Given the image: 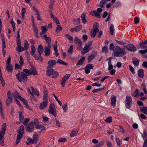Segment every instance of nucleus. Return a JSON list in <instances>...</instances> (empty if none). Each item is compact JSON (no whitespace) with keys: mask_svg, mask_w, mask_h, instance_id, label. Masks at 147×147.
I'll use <instances>...</instances> for the list:
<instances>
[{"mask_svg":"<svg viewBox=\"0 0 147 147\" xmlns=\"http://www.w3.org/2000/svg\"><path fill=\"white\" fill-rule=\"evenodd\" d=\"M21 74V77L20 73H19L16 75V77L20 82H21L22 81L24 83H26L28 80L27 75L23 72H22Z\"/></svg>","mask_w":147,"mask_h":147,"instance_id":"f257e3e1","label":"nucleus"},{"mask_svg":"<svg viewBox=\"0 0 147 147\" xmlns=\"http://www.w3.org/2000/svg\"><path fill=\"white\" fill-rule=\"evenodd\" d=\"M46 73L47 76L52 75L51 77L53 79L56 78L59 75L58 72L55 71L54 69L47 70Z\"/></svg>","mask_w":147,"mask_h":147,"instance_id":"f03ea898","label":"nucleus"},{"mask_svg":"<svg viewBox=\"0 0 147 147\" xmlns=\"http://www.w3.org/2000/svg\"><path fill=\"white\" fill-rule=\"evenodd\" d=\"M132 100L131 97L129 96H126L125 100V104L126 108L129 109L132 104Z\"/></svg>","mask_w":147,"mask_h":147,"instance_id":"7ed1b4c3","label":"nucleus"},{"mask_svg":"<svg viewBox=\"0 0 147 147\" xmlns=\"http://www.w3.org/2000/svg\"><path fill=\"white\" fill-rule=\"evenodd\" d=\"M48 112L50 114L53 115L55 117L57 115L56 109L53 103H51L48 110Z\"/></svg>","mask_w":147,"mask_h":147,"instance_id":"20e7f679","label":"nucleus"},{"mask_svg":"<svg viewBox=\"0 0 147 147\" xmlns=\"http://www.w3.org/2000/svg\"><path fill=\"white\" fill-rule=\"evenodd\" d=\"M25 129L26 131L30 133L33 131L34 129V126L32 121L30 122L27 125L25 126Z\"/></svg>","mask_w":147,"mask_h":147,"instance_id":"39448f33","label":"nucleus"},{"mask_svg":"<svg viewBox=\"0 0 147 147\" xmlns=\"http://www.w3.org/2000/svg\"><path fill=\"white\" fill-rule=\"evenodd\" d=\"M125 47L128 51L133 52H134L137 50L136 47L134 46L133 44H131L125 46Z\"/></svg>","mask_w":147,"mask_h":147,"instance_id":"423d86ee","label":"nucleus"},{"mask_svg":"<svg viewBox=\"0 0 147 147\" xmlns=\"http://www.w3.org/2000/svg\"><path fill=\"white\" fill-rule=\"evenodd\" d=\"M126 53L124 51H118L114 52L112 55L114 57H122Z\"/></svg>","mask_w":147,"mask_h":147,"instance_id":"0eeeda50","label":"nucleus"},{"mask_svg":"<svg viewBox=\"0 0 147 147\" xmlns=\"http://www.w3.org/2000/svg\"><path fill=\"white\" fill-rule=\"evenodd\" d=\"M18 93V98H19L21 101L23 102L27 108L29 110H31V109L29 107L27 100L24 98H22Z\"/></svg>","mask_w":147,"mask_h":147,"instance_id":"6e6552de","label":"nucleus"},{"mask_svg":"<svg viewBox=\"0 0 147 147\" xmlns=\"http://www.w3.org/2000/svg\"><path fill=\"white\" fill-rule=\"evenodd\" d=\"M97 55L96 51H92L90 55L88 57V63H90L91 61Z\"/></svg>","mask_w":147,"mask_h":147,"instance_id":"1a4fd4ad","label":"nucleus"},{"mask_svg":"<svg viewBox=\"0 0 147 147\" xmlns=\"http://www.w3.org/2000/svg\"><path fill=\"white\" fill-rule=\"evenodd\" d=\"M70 76V74H66L63 77L61 83L62 87L65 86L66 80L69 78Z\"/></svg>","mask_w":147,"mask_h":147,"instance_id":"9d476101","label":"nucleus"},{"mask_svg":"<svg viewBox=\"0 0 147 147\" xmlns=\"http://www.w3.org/2000/svg\"><path fill=\"white\" fill-rule=\"evenodd\" d=\"M57 63L56 61L55 60H49L48 62V63L49 66L47 67V70L53 69L51 68V67H53V65H55Z\"/></svg>","mask_w":147,"mask_h":147,"instance_id":"9b49d317","label":"nucleus"},{"mask_svg":"<svg viewBox=\"0 0 147 147\" xmlns=\"http://www.w3.org/2000/svg\"><path fill=\"white\" fill-rule=\"evenodd\" d=\"M51 48V45H48L47 46L45 47L44 53L46 56L48 57L50 55Z\"/></svg>","mask_w":147,"mask_h":147,"instance_id":"f8f14e48","label":"nucleus"},{"mask_svg":"<svg viewBox=\"0 0 147 147\" xmlns=\"http://www.w3.org/2000/svg\"><path fill=\"white\" fill-rule=\"evenodd\" d=\"M110 49L111 50H112L113 51H119V50H122V49L121 48L118 46H114V44L113 43H111L109 47Z\"/></svg>","mask_w":147,"mask_h":147,"instance_id":"ddd939ff","label":"nucleus"},{"mask_svg":"<svg viewBox=\"0 0 147 147\" xmlns=\"http://www.w3.org/2000/svg\"><path fill=\"white\" fill-rule=\"evenodd\" d=\"M92 48L90 47H88L87 45H85V47L82 49L81 53L82 55H84L86 53H87L90 51L91 50Z\"/></svg>","mask_w":147,"mask_h":147,"instance_id":"4468645a","label":"nucleus"},{"mask_svg":"<svg viewBox=\"0 0 147 147\" xmlns=\"http://www.w3.org/2000/svg\"><path fill=\"white\" fill-rule=\"evenodd\" d=\"M48 100H43V101L40 105L39 108L40 109H43L46 107L48 104Z\"/></svg>","mask_w":147,"mask_h":147,"instance_id":"2eb2a0df","label":"nucleus"},{"mask_svg":"<svg viewBox=\"0 0 147 147\" xmlns=\"http://www.w3.org/2000/svg\"><path fill=\"white\" fill-rule=\"evenodd\" d=\"M32 139L34 144H36L39 140V137L37 132L34 133Z\"/></svg>","mask_w":147,"mask_h":147,"instance_id":"dca6fc26","label":"nucleus"},{"mask_svg":"<svg viewBox=\"0 0 147 147\" xmlns=\"http://www.w3.org/2000/svg\"><path fill=\"white\" fill-rule=\"evenodd\" d=\"M82 25H79L78 26H75L74 28H71L70 31L72 32H74V30L76 32H78L82 29Z\"/></svg>","mask_w":147,"mask_h":147,"instance_id":"f3484780","label":"nucleus"},{"mask_svg":"<svg viewBox=\"0 0 147 147\" xmlns=\"http://www.w3.org/2000/svg\"><path fill=\"white\" fill-rule=\"evenodd\" d=\"M24 131V126L23 125H21L20 129L17 131V133L20 135H22Z\"/></svg>","mask_w":147,"mask_h":147,"instance_id":"a211bd4d","label":"nucleus"},{"mask_svg":"<svg viewBox=\"0 0 147 147\" xmlns=\"http://www.w3.org/2000/svg\"><path fill=\"white\" fill-rule=\"evenodd\" d=\"M33 31L36 35V37L37 38H39L38 36V30L37 26L36 25L32 26Z\"/></svg>","mask_w":147,"mask_h":147,"instance_id":"6ab92c4d","label":"nucleus"},{"mask_svg":"<svg viewBox=\"0 0 147 147\" xmlns=\"http://www.w3.org/2000/svg\"><path fill=\"white\" fill-rule=\"evenodd\" d=\"M13 97H7V98L5 100V103L7 106L10 105L13 102Z\"/></svg>","mask_w":147,"mask_h":147,"instance_id":"aec40b11","label":"nucleus"},{"mask_svg":"<svg viewBox=\"0 0 147 147\" xmlns=\"http://www.w3.org/2000/svg\"><path fill=\"white\" fill-rule=\"evenodd\" d=\"M116 101V98L115 95H112L111 97V103L112 106H115Z\"/></svg>","mask_w":147,"mask_h":147,"instance_id":"412c9836","label":"nucleus"},{"mask_svg":"<svg viewBox=\"0 0 147 147\" xmlns=\"http://www.w3.org/2000/svg\"><path fill=\"white\" fill-rule=\"evenodd\" d=\"M37 52L39 53V55L40 56L43 51L44 49L43 47L41 45H40L38 46L37 49Z\"/></svg>","mask_w":147,"mask_h":147,"instance_id":"4be33fe9","label":"nucleus"},{"mask_svg":"<svg viewBox=\"0 0 147 147\" xmlns=\"http://www.w3.org/2000/svg\"><path fill=\"white\" fill-rule=\"evenodd\" d=\"M31 54L35 59L36 60H39L41 62L42 61L43 59L41 56V57H40V55H39V56H38L35 53L34 54Z\"/></svg>","mask_w":147,"mask_h":147,"instance_id":"5701e85b","label":"nucleus"},{"mask_svg":"<svg viewBox=\"0 0 147 147\" xmlns=\"http://www.w3.org/2000/svg\"><path fill=\"white\" fill-rule=\"evenodd\" d=\"M81 20L83 24H85L87 22L86 19V13L84 12L81 15Z\"/></svg>","mask_w":147,"mask_h":147,"instance_id":"b1692460","label":"nucleus"},{"mask_svg":"<svg viewBox=\"0 0 147 147\" xmlns=\"http://www.w3.org/2000/svg\"><path fill=\"white\" fill-rule=\"evenodd\" d=\"M74 42L76 44H79L80 48L82 47V41L79 39L77 36L75 37Z\"/></svg>","mask_w":147,"mask_h":147,"instance_id":"393cba45","label":"nucleus"},{"mask_svg":"<svg viewBox=\"0 0 147 147\" xmlns=\"http://www.w3.org/2000/svg\"><path fill=\"white\" fill-rule=\"evenodd\" d=\"M30 74L33 75H35L37 74V72L34 67L33 66H31V68L30 69Z\"/></svg>","mask_w":147,"mask_h":147,"instance_id":"a878e982","label":"nucleus"},{"mask_svg":"<svg viewBox=\"0 0 147 147\" xmlns=\"http://www.w3.org/2000/svg\"><path fill=\"white\" fill-rule=\"evenodd\" d=\"M35 128L37 129H40L41 131H45L46 129L44 126L41 124H37L35 126Z\"/></svg>","mask_w":147,"mask_h":147,"instance_id":"bb28decb","label":"nucleus"},{"mask_svg":"<svg viewBox=\"0 0 147 147\" xmlns=\"http://www.w3.org/2000/svg\"><path fill=\"white\" fill-rule=\"evenodd\" d=\"M138 75L139 77L143 78L144 76V70L143 69H140L138 71Z\"/></svg>","mask_w":147,"mask_h":147,"instance_id":"cd10ccee","label":"nucleus"},{"mask_svg":"<svg viewBox=\"0 0 147 147\" xmlns=\"http://www.w3.org/2000/svg\"><path fill=\"white\" fill-rule=\"evenodd\" d=\"M85 59V57H83L81 59H80L79 60L78 62L76 63V65H83L84 63Z\"/></svg>","mask_w":147,"mask_h":147,"instance_id":"c85d7f7f","label":"nucleus"},{"mask_svg":"<svg viewBox=\"0 0 147 147\" xmlns=\"http://www.w3.org/2000/svg\"><path fill=\"white\" fill-rule=\"evenodd\" d=\"M41 29L42 31L40 33V34L41 36L44 34L47 31L48 29L47 28H46L45 26H41Z\"/></svg>","mask_w":147,"mask_h":147,"instance_id":"c756f323","label":"nucleus"},{"mask_svg":"<svg viewBox=\"0 0 147 147\" xmlns=\"http://www.w3.org/2000/svg\"><path fill=\"white\" fill-rule=\"evenodd\" d=\"M140 60L138 59L135 58L133 59V63L135 66L138 65L139 63Z\"/></svg>","mask_w":147,"mask_h":147,"instance_id":"7c9ffc66","label":"nucleus"},{"mask_svg":"<svg viewBox=\"0 0 147 147\" xmlns=\"http://www.w3.org/2000/svg\"><path fill=\"white\" fill-rule=\"evenodd\" d=\"M142 41L140 42L139 45L142 49H147V46Z\"/></svg>","mask_w":147,"mask_h":147,"instance_id":"2f4dec72","label":"nucleus"},{"mask_svg":"<svg viewBox=\"0 0 147 147\" xmlns=\"http://www.w3.org/2000/svg\"><path fill=\"white\" fill-rule=\"evenodd\" d=\"M99 32V31L93 29V30L90 31L91 36L92 38H94L96 35V33Z\"/></svg>","mask_w":147,"mask_h":147,"instance_id":"473e14b6","label":"nucleus"},{"mask_svg":"<svg viewBox=\"0 0 147 147\" xmlns=\"http://www.w3.org/2000/svg\"><path fill=\"white\" fill-rule=\"evenodd\" d=\"M22 137V135H19V134L17 135L16 139V144H17L20 142Z\"/></svg>","mask_w":147,"mask_h":147,"instance_id":"72a5a7b5","label":"nucleus"},{"mask_svg":"<svg viewBox=\"0 0 147 147\" xmlns=\"http://www.w3.org/2000/svg\"><path fill=\"white\" fill-rule=\"evenodd\" d=\"M1 37L2 42V49H4V48H6L5 42L4 37L2 35H1Z\"/></svg>","mask_w":147,"mask_h":147,"instance_id":"f704fd0d","label":"nucleus"},{"mask_svg":"<svg viewBox=\"0 0 147 147\" xmlns=\"http://www.w3.org/2000/svg\"><path fill=\"white\" fill-rule=\"evenodd\" d=\"M13 66L11 64L7 65L6 69L8 72L11 71L13 70Z\"/></svg>","mask_w":147,"mask_h":147,"instance_id":"c9c22d12","label":"nucleus"},{"mask_svg":"<svg viewBox=\"0 0 147 147\" xmlns=\"http://www.w3.org/2000/svg\"><path fill=\"white\" fill-rule=\"evenodd\" d=\"M19 116L20 122L21 123L24 120V116L21 112H19Z\"/></svg>","mask_w":147,"mask_h":147,"instance_id":"e433bc0d","label":"nucleus"},{"mask_svg":"<svg viewBox=\"0 0 147 147\" xmlns=\"http://www.w3.org/2000/svg\"><path fill=\"white\" fill-rule=\"evenodd\" d=\"M73 21L74 22L75 25H78L80 24V19L78 18L77 19H75L73 20Z\"/></svg>","mask_w":147,"mask_h":147,"instance_id":"4c0bfd02","label":"nucleus"},{"mask_svg":"<svg viewBox=\"0 0 147 147\" xmlns=\"http://www.w3.org/2000/svg\"><path fill=\"white\" fill-rule=\"evenodd\" d=\"M140 111L143 113L147 115V107L145 106L141 108H140Z\"/></svg>","mask_w":147,"mask_h":147,"instance_id":"58836bf2","label":"nucleus"},{"mask_svg":"<svg viewBox=\"0 0 147 147\" xmlns=\"http://www.w3.org/2000/svg\"><path fill=\"white\" fill-rule=\"evenodd\" d=\"M107 3L105 0H102L100 2L99 5L98 6L101 8H103L104 5Z\"/></svg>","mask_w":147,"mask_h":147,"instance_id":"ea45409f","label":"nucleus"},{"mask_svg":"<svg viewBox=\"0 0 147 147\" xmlns=\"http://www.w3.org/2000/svg\"><path fill=\"white\" fill-rule=\"evenodd\" d=\"M114 26L113 24H111L110 26L109 29L110 33L111 35H113L114 34Z\"/></svg>","mask_w":147,"mask_h":147,"instance_id":"a19ab883","label":"nucleus"},{"mask_svg":"<svg viewBox=\"0 0 147 147\" xmlns=\"http://www.w3.org/2000/svg\"><path fill=\"white\" fill-rule=\"evenodd\" d=\"M133 95L134 97L136 98L139 97V90L138 89H136L135 90L133 93Z\"/></svg>","mask_w":147,"mask_h":147,"instance_id":"79ce46f5","label":"nucleus"},{"mask_svg":"<svg viewBox=\"0 0 147 147\" xmlns=\"http://www.w3.org/2000/svg\"><path fill=\"white\" fill-rule=\"evenodd\" d=\"M26 143L28 145L35 144L32 139L30 138H28V139L27 141L26 142Z\"/></svg>","mask_w":147,"mask_h":147,"instance_id":"37998d69","label":"nucleus"},{"mask_svg":"<svg viewBox=\"0 0 147 147\" xmlns=\"http://www.w3.org/2000/svg\"><path fill=\"white\" fill-rule=\"evenodd\" d=\"M57 62L58 63L64 65H67L68 64L67 63L62 61L60 59H58Z\"/></svg>","mask_w":147,"mask_h":147,"instance_id":"c03bdc74","label":"nucleus"},{"mask_svg":"<svg viewBox=\"0 0 147 147\" xmlns=\"http://www.w3.org/2000/svg\"><path fill=\"white\" fill-rule=\"evenodd\" d=\"M108 50L107 46L105 45L102 47V53L106 54L108 52Z\"/></svg>","mask_w":147,"mask_h":147,"instance_id":"a18cd8bd","label":"nucleus"},{"mask_svg":"<svg viewBox=\"0 0 147 147\" xmlns=\"http://www.w3.org/2000/svg\"><path fill=\"white\" fill-rule=\"evenodd\" d=\"M25 49V48L24 47H22L21 46L20 47H19L16 48V51L20 53L22 51H24Z\"/></svg>","mask_w":147,"mask_h":147,"instance_id":"49530a36","label":"nucleus"},{"mask_svg":"<svg viewBox=\"0 0 147 147\" xmlns=\"http://www.w3.org/2000/svg\"><path fill=\"white\" fill-rule=\"evenodd\" d=\"M98 26L99 24L96 22H95L93 25V29L99 31V30L98 28Z\"/></svg>","mask_w":147,"mask_h":147,"instance_id":"de8ad7c7","label":"nucleus"},{"mask_svg":"<svg viewBox=\"0 0 147 147\" xmlns=\"http://www.w3.org/2000/svg\"><path fill=\"white\" fill-rule=\"evenodd\" d=\"M141 87L142 88L143 91L144 92L147 94V92L145 84L144 83H142L141 86Z\"/></svg>","mask_w":147,"mask_h":147,"instance_id":"09e8293b","label":"nucleus"},{"mask_svg":"<svg viewBox=\"0 0 147 147\" xmlns=\"http://www.w3.org/2000/svg\"><path fill=\"white\" fill-rule=\"evenodd\" d=\"M19 63L20 64V67L24 65V60L22 55H21L20 56V61L19 62Z\"/></svg>","mask_w":147,"mask_h":147,"instance_id":"8fccbe9b","label":"nucleus"},{"mask_svg":"<svg viewBox=\"0 0 147 147\" xmlns=\"http://www.w3.org/2000/svg\"><path fill=\"white\" fill-rule=\"evenodd\" d=\"M78 131L73 130L70 134V136L72 137L75 136L78 133Z\"/></svg>","mask_w":147,"mask_h":147,"instance_id":"3c124183","label":"nucleus"},{"mask_svg":"<svg viewBox=\"0 0 147 147\" xmlns=\"http://www.w3.org/2000/svg\"><path fill=\"white\" fill-rule=\"evenodd\" d=\"M24 42V47L25 48V50H27L29 48V44L27 41L26 40H25Z\"/></svg>","mask_w":147,"mask_h":147,"instance_id":"603ef678","label":"nucleus"},{"mask_svg":"<svg viewBox=\"0 0 147 147\" xmlns=\"http://www.w3.org/2000/svg\"><path fill=\"white\" fill-rule=\"evenodd\" d=\"M31 51L30 52V53L31 54H34L36 51V49L34 45H32L31 46Z\"/></svg>","mask_w":147,"mask_h":147,"instance_id":"864d4df0","label":"nucleus"},{"mask_svg":"<svg viewBox=\"0 0 147 147\" xmlns=\"http://www.w3.org/2000/svg\"><path fill=\"white\" fill-rule=\"evenodd\" d=\"M30 118H25L24 119V121L22 122V123L25 126L27 125V123L30 121Z\"/></svg>","mask_w":147,"mask_h":147,"instance_id":"5fc2aeb1","label":"nucleus"},{"mask_svg":"<svg viewBox=\"0 0 147 147\" xmlns=\"http://www.w3.org/2000/svg\"><path fill=\"white\" fill-rule=\"evenodd\" d=\"M65 36L70 41H72L73 40V38L69 34H65Z\"/></svg>","mask_w":147,"mask_h":147,"instance_id":"6e6d98bb","label":"nucleus"},{"mask_svg":"<svg viewBox=\"0 0 147 147\" xmlns=\"http://www.w3.org/2000/svg\"><path fill=\"white\" fill-rule=\"evenodd\" d=\"M23 72L25 73L27 76L31 75V74H30V70L27 69H23Z\"/></svg>","mask_w":147,"mask_h":147,"instance_id":"4d7b16f0","label":"nucleus"},{"mask_svg":"<svg viewBox=\"0 0 147 147\" xmlns=\"http://www.w3.org/2000/svg\"><path fill=\"white\" fill-rule=\"evenodd\" d=\"M49 11L50 12V15L51 16V18L54 21L55 20V19H57V17H56L54 16L53 15L52 13V11H51V10L50 9L49 10Z\"/></svg>","mask_w":147,"mask_h":147,"instance_id":"13d9d810","label":"nucleus"},{"mask_svg":"<svg viewBox=\"0 0 147 147\" xmlns=\"http://www.w3.org/2000/svg\"><path fill=\"white\" fill-rule=\"evenodd\" d=\"M104 88L105 87H103L102 88H99L97 89H94L92 90V92L93 93H95L98 91H100L103 90V89H104Z\"/></svg>","mask_w":147,"mask_h":147,"instance_id":"bf43d9fd","label":"nucleus"},{"mask_svg":"<svg viewBox=\"0 0 147 147\" xmlns=\"http://www.w3.org/2000/svg\"><path fill=\"white\" fill-rule=\"evenodd\" d=\"M62 30V27L59 25H57V28H56L55 31L56 32H59Z\"/></svg>","mask_w":147,"mask_h":147,"instance_id":"052dcab7","label":"nucleus"},{"mask_svg":"<svg viewBox=\"0 0 147 147\" xmlns=\"http://www.w3.org/2000/svg\"><path fill=\"white\" fill-rule=\"evenodd\" d=\"M6 129V125L5 123H4L2 125L1 127V130L2 131H3L5 132Z\"/></svg>","mask_w":147,"mask_h":147,"instance_id":"680f3d73","label":"nucleus"},{"mask_svg":"<svg viewBox=\"0 0 147 147\" xmlns=\"http://www.w3.org/2000/svg\"><path fill=\"white\" fill-rule=\"evenodd\" d=\"M112 117H109L107 118L105 120L106 122L107 123H110L112 121Z\"/></svg>","mask_w":147,"mask_h":147,"instance_id":"e2e57ef3","label":"nucleus"},{"mask_svg":"<svg viewBox=\"0 0 147 147\" xmlns=\"http://www.w3.org/2000/svg\"><path fill=\"white\" fill-rule=\"evenodd\" d=\"M93 66L92 64H87L86 66V68H87L88 69H91L93 68Z\"/></svg>","mask_w":147,"mask_h":147,"instance_id":"0e129e2a","label":"nucleus"},{"mask_svg":"<svg viewBox=\"0 0 147 147\" xmlns=\"http://www.w3.org/2000/svg\"><path fill=\"white\" fill-rule=\"evenodd\" d=\"M116 141L117 144L119 147H121V142L119 138H116Z\"/></svg>","mask_w":147,"mask_h":147,"instance_id":"69168bd1","label":"nucleus"},{"mask_svg":"<svg viewBox=\"0 0 147 147\" xmlns=\"http://www.w3.org/2000/svg\"><path fill=\"white\" fill-rule=\"evenodd\" d=\"M5 132L1 131L0 132V140H2L3 139V137L5 134Z\"/></svg>","mask_w":147,"mask_h":147,"instance_id":"338daca9","label":"nucleus"},{"mask_svg":"<svg viewBox=\"0 0 147 147\" xmlns=\"http://www.w3.org/2000/svg\"><path fill=\"white\" fill-rule=\"evenodd\" d=\"M145 50H140L139 51V53L141 54H144L147 53V49H145Z\"/></svg>","mask_w":147,"mask_h":147,"instance_id":"774afa93","label":"nucleus"}]
</instances>
